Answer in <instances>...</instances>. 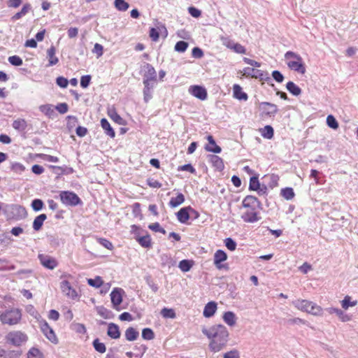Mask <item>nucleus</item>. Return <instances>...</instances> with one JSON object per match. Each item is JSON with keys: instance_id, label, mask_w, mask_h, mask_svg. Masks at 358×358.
Listing matches in <instances>:
<instances>
[{"instance_id": "nucleus-1", "label": "nucleus", "mask_w": 358, "mask_h": 358, "mask_svg": "<svg viewBox=\"0 0 358 358\" xmlns=\"http://www.w3.org/2000/svg\"><path fill=\"white\" fill-rule=\"evenodd\" d=\"M202 333L210 341L208 348L210 352L217 353L226 348L229 340V333L224 325L217 324L209 329H203Z\"/></svg>"}, {"instance_id": "nucleus-2", "label": "nucleus", "mask_w": 358, "mask_h": 358, "mask_svg": "<svg viewBox=\"0 0 358 358\" xmlns=\"http://www.w3.org/2000/svg\"><path fill=\"white\" fill-rule=\"evenodd\" d=\"M245 211L241 215L242 220L245 222L254 223L261 219L259 208L260 202L253 196H247L242 202Z\"/></svg>"}, {"instance_id": "nucleus-3", "label": "nucleus", "mask_w": 358, "mask_h": 358, "mask_svg": "<svg viewBox=\"0 0 358 358\" xmlns=\"http://www.w3.org/2000/svg\"><path fill=\"white\" fill-rule=\"evenodd\" d=\"M22 317V313L18 308H10L4 311H0V320L4 324L15 325L17 324Z\"/></svg>"}, {"instance_id": "nucleus-4", "label": "nucleus", "mask_w": 358, "mask_h": 358, "mask_svg": "<svg viewBox=\"0 0 358 358\" xmlns=\"http://www.w3.org/2000/svg\"><path fill=\"white\" fill-rule=\"evenodd\" d=\"M285 59H294V61L287 62L288 67L299 73L304 74L306 73L305 64L302 57L292 51H288L285 54Z\"/></svg>"}, {"instance_id": "nucleus-5", "label": "nucleus", "mask_w": 358, "mask_h": 358, "mask_svg": "<svg viewBox=\"0 0 358 358\" xmlns=\"http://www.w3.org/2000/svg\"><path fill=\"white\" fill-rule=\"evenodd\" d=\"M59 198L62 203L66 206H75L82 203L78 196L73 192L62 191L59 193Z\"/></svg>"}, {"instance_id": "nucleus-6", "label": "nucleus", "mask_w": 358, "mask_h": 358, "mask_svg": "<svg viewBox=\"0 0 358 358\" xmlns=\"http://www.w3.org/2000/svg\"><path fill=\"white\" fill-rule=\"evenodd\" d=\"M7 341L15 346H20L27 341V336L22 331H10L6 336Z\"/></svg>"}, {"instance_id": "nucleus-7", "label": "nucleus", "mask_w": 358, "mask_h": 358, "mask_svg": "<svg viewBox=\"0 0 358 358\" xmlns=\"http://www.w3.org/2000/svg\"><path fill=\"white\" fill-rule=\"evenodd\" d=\"M38 258L40 263L45 268L52 270L58 265L55 258L45 254H39Z\"/></svg>"}, {"instance_id": "nucleus-8", "label": "nucleus", "mask_w": 358, "mask_h": 358, "mask_svg": "<svg viewBox=\"0 0 358 358\" xmlns=\"http://www.w3.org/2000/svg\"><path fill=\"white\" fill-rule=\"evenodd\" d=\"M123 293L124 291L121 288H115L110 294L113 306L117 310H120L119 306L122 302Z\"/></svg>"}, {"instance_id": "nucleus-9", "label": "nucleus", "mask_w": 358, "mask_h": 358, "mask_svg": "<svg viewBox=\"0 0 358 358\" xmlns=\"http://www.w3.org/2000/svg\"><path fill=\"white\" fill-rule=\"evenodd\" d=\"M41 329L46 338L53 343H57V338L53 329L49 326L45 320L41 322Z\"/></svg>"}, {"instance_id": "nucleus-10", "label": "nucleus", "mask_w": 358, "mask_h": 358, "mask_svg": "<svg viewBox=\"0 0 358 358\" xmlns=\"http://www.w3.org/2000/svg\"><path fill=\"white\" fill-rule=\"evenodd\" d=\"M188 92L200 100H206L207 99V91L202 86L192 85L189 87Z\"/></svg>"}, {"instance_id": "nucleus-11", "label": "nucleus", "mask_w": 358, "mask_h": 358, "mask_svg": "<svg viewBox=\"0 0 358 358\" xmlns=\"http://www.w3.org/2000/svg\"><path fill=\"white\" fill-rule=\"evenodd\" d=\"M60 289L62 293L70 299H75L78 296L76 291L71 286L68 280H64L61 282Z\"/></svg>"}, {"instance_id": "nucleus-12", "label": "nucleus", "mask_w": 358, "mask_h": 358, "mask_svg": "<svg viewBox=\"0 0 358 358\" xmlns=\"http://www.w3.org/2000/svg\"><path fill=\"white\" fill-rule=\"evenodd\" d=\"M313 302L305 299H296L292 301L296 308L303 312L308 313Z\"/></svg>"}, {"instance_id": "nucleus-13", "label": "nucleus", "mask_w": 358, "mask_h": 358, "mask_svg": "<svg viewBox=\"0 0 358 358\" xmlns=\"http://www.w3.org/2000/svg\"><path fill=\"white\" fill-rule=\"evenodd\" d=\"M145 73L143 77V80H147V82H155L157 80V73L154 67H152L150 64H147L145 66Z\"/></svg>"}, {"instance_id": "nucleus-14", "label": "nucleus", "mask_w": 358, "mask_h": 358, "mask_svg": "<svg viewBox=\"0 0 358 358\" xmlns=\"http://www.w3.org/2000/svg\"><path fill=\"white\" fill-rule=\"evenodd\" d=\"M143 99L145 102H148L152 97V90L154 88V82H147L143 80Z\"/></svg>"}, {"instance_id": "nucleus-15", "label": "nucleus", "mask_w": 358, "mask_h": 358, "mask_svg": "<svg viewBox=\"0 0 358 358\" xmlns=\"http://www.w3.org/2000/svg\"><path fill=\"white\" fill-rule=\"evenodd\" d=\"M193 209L189 206L181 208L177 213V219L180 223H186L189 219V211Z\"/></svg>"}, {"instance_id": "nucleus-16", "label": "nucleus", "mask_w": 358, "mask_h": 358, "mask_svg": "<svg viewBox=\"0 0 358 358\" xmlns=\"http://www.w3.org/2000/svg\"><path fill=\"white\" fill-rule=\"evenodd\" d=\"M208 161L218 171H222L224 168L222 159L215 155H209L208 156Z\"/></svg>"}, {"instance_id": "nucleus-17", "label": "nucleus", "mask_w": 358, "mask_h": 358, "mask_svg": "<svg viewBox=\"0 0 358 358\" xmlns=\"http://www.w3.org/2000/svg\"><path fill=\"white\" fill-rule=\"evenodd\" d=\"M227 258V254L223 250H218L214 255V264L217 268L220 269L222 267L221 263L225 261Z\"/></svg>"}, {"instance_id": "nucleus-18", "label": "nucleus", "mask_w": 358, "mask_h": 358, "mask_svg": "<svg viewBox=\"0 0 358 358\" xmlns=\"http://www.w3.org/2000/svg\"><path fill=\"white\" fill-rule=\"evenodd\" d=\"M261 105L263 106V110L267 115L273 116L278 111V106L273 103L262 102Z\"/></svg>"}, {"instance_id": "nucleus-19", "label": "nucleus", "mask_w": 358, "mask_h": 358, "mask_svg": "<svg viewBox=\"0 0 358 358\" xmlns=\"http://www.w3.org/2000/svg\"><path fill=\"white\" fill-rule=\"evenodd\" d=\"M233 93L234 97L238 100H248V96L247 94L243 91L242 87L239 85L235 84L233 86Z\"/></svg>"}, {"instance_id": "nucleus-20", "label": "nucleus", "mask_w": 358, "mask_h": 358, "mask_svg": "<svg viewBox=\"0 0 358 358\" xmlns=\"http://www.w3.org/2000/svg\"><path fill=\"white\" fill-rule=\"evenodd\" d=\"M327 310L329 314H336L342 322H348L351 320V317L341 309L336 308H329Z\"/></svg>"}, {"instance_id": "nucleus-21", "label": "nucleus", "mask_w": 358, "mask_h": 358, "mask_svg": "<svg viewBox=\"0 0 358 358\" xmlns=\"http://www.w3.org/2000/svg\"><path fill=\"white\" fill-rule=\"evenodd\" d=\"M217 310V303L213 301L208 302L204 307L203 316L206 317H212Z\"/></svg>"}, {"instance_id": "nucleus-22", "label": "nucleus", "mask_w": 358, "mask_h": 358, "mask_svg": "<svg viewBox=\"0 0 358 358\" xmlns=\"http://www.w3.org/2000/svg\"><path fill=\"white\" fill-rule=\"evenodd\" d=\"M207 140L209 143V145H207L205 148L207 151L214 153H220L222 151L221 148L215 143L212 136H208Z\"/></svg>"}, {"instance_id": "nucleus-23", "label": "nucleus", "mask_w": 358, "mask_h": 358, "mask_svg": "<svg viewBox=\"0 0 358 358\" xmlns=\"http://www.w3.org/2000/svg\"><path fill=\"white\" fill-rule=\"evenodd\" d=\"M107 334L111 338H113V339L119 338L120 336L119 327L114 323H110L108 324Z\"/></svg>"}, {"instance_id": "nucleus-24", "label": "nucleus", "mask_w": 358, "mask_h": 358, "mask_svg": "<svg viewBox=\"0 0 358 358\" xmlns=\"http://www.w3.org/2000/svg\"><path fill=\"white\" fill-rule=\"evenodd\" d=\"M135 239L143 248H150L152 246L151 238L148 234L142 236L136 235Z\"/></svg>"}, {"instance_id": "nucleus-25", "label": "nucleus", "mask_w": 358, "mask_h": 358, "mask_svg": "<svg viewBox=\"0 0 358 358\" xmlns=\"http://www.w3.org/2000/svg\"><path fill=\"white\" fill-rule=\"evenodd\" d=\"M56 53V49L52 45L50 48L47 50V55L48 57V66H54L57 64L59 62L58 58L55 56Z\"/></svg>"}, {"instance_id": "nucleus-26", "label": "nucleus", "mask_w": 358, "mask_h": 358, "mask_svg": "<svg viewBox=\"0 0 358 358\" xmlns=\"http://www.w3.org/2000/svg\"><path fill=\"white\" fill-rule=\"evenodd\" d=\"M101 125L102 128L105 130V132L108 136H109L111 138L115 137V133L106 119H101Z\"/></svg>"}, {"instance_id": "nucleus-27", "label": "nucleus", "mask_w": 358, "mask_h": 358, "mask_svg": "<svg viewBox=\"0 0 358 358\" xmlns=\"http://www.w3.org/2000/svg\"><path fill=\"white\" fill-rule=\"evenodd\" d=\"M46 218L47 216L45 214H41L37 216L33 222V229L36 231H39Z\"/></svg>"}, {"instance_id": "nucleus-28", "label": "nucleus", "mask_w": 358, "mask_h": 358, "mask_svg": "<svg viewBox=\"0 0 358 358\" xmlns=\"http://www.w3.org/2000/svg\"><path fill=\"white\" fill-rule=\"evenodd\" d=\"M185 201V196L182 193L178 194L176 197H172L169 201V206L171 208H176L183 203Z\"/></svg>"}, {"instance_id": "nucleus-29", "label": "nucleus", "mask_w": 358, "mask_h": 358, "mask_svg": "<svg viewBox=\"0 0 358 358\" xmlns=\"http://www.w3.org/2000/svg\"><path fill=\"white\" fill-rule=\"evenodd\" d=\"M223 320L229 326L233 327L236 321V315L231 311L226 312L223 315Z\"/></svg>"}, {"instance_id": "nucleus-30", "label": "nucleus", "mask_w": 358, "mask_h": 358, "mask_svg": "<svg viewBox=\"0 0 358 358\" xmlns=\"http://www.w3.org/2000/svg\"><path fill=\"white\" fill-rule=\"evenodd\" d=\"M138 336V331L133 327H129L125 331V338L129 341H133L136 340Z\"/></svg>"}, {"instance_id": "nucleus-31", "label": "nucleus", "mask_w": 358, "mask_h": 358, "mask_svg": "<svg viewBox=\"0 0 358 358\" xmlns=\"http://www.w3.org/2000/svg\"><path fill=\"white\" fill-rule=\"evenodd\" d=\"M27 127V122L24 119H17L13 122V127L19 131H24Z\"/></svg>"}, {"instance_id": "nucleus-32", "label": "nucleus", "mask_w": 358, "mask_h": 358, "mask_svg": "<svg viewBox=\"0 0 358 358\" xmlns=\"http://www.w3.org/2000/svg\"><path fill=\"white\" fill-rule=\"evenodd\" d=\"M287 90L293 95L299 96L301 93V90L295 83L289 81L286 85Z\"/></svg>"}, {"instance_id": "nucleus-33", "label": "nucleus", "mask_w": 358, "mask_h": 358, "mask_svg": "<svg viewBox=\"0 0 358 358\" xmlns=\"http://www.w3.org/2000/svg\"><path fill=\"white\" fill-rule=\"evenodd\" d=\"M262 136L267 139H271L273 136V129L270 125L265 126L261 129Z\"/></svg>"}, {"instance_id": "nucleus-34", "label": "nucleus", "mask_w": 358, "mask_h": 358, "mask_svg": "<svg viewBox=\"0 0 358 358\" xmlns=\"http://www.w3.org/2000/svg\"><path fill=\"white\" fill-rule=\"evenodd\" d=\"M40 110L48 117H52L55 114L53 106L50 104L42 105L39 107Z\"/></svg>"}, {"instance_id": "nucleus-35", "label": "nucleus", "mask_w": 358, "mask_h": 358, "mask_svg": "<svg viewBox=\"0 0 358 358\" xmlns=\"http://www.w3.org/2000/svg\"><path fill=\"white\" fill-rule=\"evenodd\" d=\"M323 313V309L315 303L311 305L310 309L308 313L315 316H321Z\"/></svg>"}, {"instance_id": "nucleus-36", "label": "nucleus", "mask_w": 358, "mask_h": 358, "mask_svg": "<svg viewBox=\"0 0 358 358\" xmlns=\"http://www.w3.org/2000/svg\"><path fill=\"white\" fill-rule=\"evenodd\" d=\"M114 4L115 8L120 11H125L129 7V3L124 0H115Z\"/></svg>"}, {"instance_id": "nucleus-37", "label": "nucleus", "mask_w": 358, "mask_h": 358, "mask_svg": "<svg viewBox=\"0 0 358 358\" xmlns=\"http://www.w3.org/2000/svg\"><path fill=\"white\" fill-rule=\"evenodd\" d=\"M281 195L287 200H290L294 196V192L292 188L286 187L282 189Z\"/></svg>"}, {"instance_id": "nucleus-38", "label": "nucleus", "mask_w": 358, "mask_h": 358, "mask_svg": "<svg viewBox=\"0 0 358 358\" xmlns=\"http://www.w3.org/2000/svg\"><path fill=\"white\" fill-rule=\"evenodd\" d=\"M178 266L182 271L187 272L191 269L192 264L189 260L183 259L180 262Z\"/></svg>"}, {"instance_id": "nucleus-39", "label": "nucleus", "mask_w": 358, "mask_h": 358, "mask_svg": "<svg viewBox=\"0 0 358 358\" xmlns=\"http://www.w3.org/2000/svg\"><path fill=\"white\" fill-rule=\"evenodd\" d=\"M161 315L164 318H172V319H173V318L176 317V313H175L174 310L173 309H171V308H164L161 310Z\"/></svg>"}, {"instance_id": "nucleus-40", "label": "nucleus", "mask_w": 358, "mask_h": 358, "mask_svg": "<svg viewBox=\"0 0 358 358\" xmlns=\"http://www.w3.org/2000/svg\"><path fill=\"white\" fill-rule=\"evenodd\" d=\"M351 297L349 296H345L343 300L341 301L342 308L347 310L350 306H355L357 305V301H350Z\"/></svg>"}, {"instance_id": "nucleus-41", "label": "nucleus", "mask_w": 358, "mask_h": 358, "mask_svg": "<svg viewBox=\"0 0 358 358\" xmlns=\"http://www.w3.org/2000/svg\"><path fill=\"white\" fill-rule=\"evenodd\" d=\"M327 124L331 129H336L338 128V123L337 120L331 115H329L327 116Z\"/></svg>"}, {"instance_id": "nucleus-42", "label": "nucleus", "mask_w": 358, "mask_h": 358, "mask_svg": "<svg viewBox=\"0 0 358 358\" xmlns=\"http://www.w3.org/2000/svg\"><path fill=\"white\" fill-rule=\"evenodd\" d=\"M142 337L145 340H152L155 338V334L151 329L145 328L142 331Z\"/></svg>"}, {"instance_id": "nucleus-43", "label": "nucleus", "mask_w": 358, "mask_h": 358, "mask_svg": "<svg viewBox=\"0 0 358 358\" xmlns=\"http://www.w3.org/2000/svg\"><path fill=\"white\" fill-rule=\"evenodd\" d=\"M241 73L244 76H250L252 78H255V76L258 73V70L250 67H246L243 69Z\"/></svg>"}, {"instance_id": "nucleus-44", "label": "nucleus", "mask_w": 358, "mask_h": 358, "mask_svg": "<svg viewBox=\"0 0 358 358\" xmlns=\"http://www.w3.org/2000/svg\"><path fill=\"white\" fill-rule=\"evenodd\" d=\"M188 47V43L185 41H180L176 43L175 45V50L179 52H185Z\"/></svg>"}, {"instance_id": "nucleus-45", "label": "nucleus", "mask_w": 358, "mask_h": 358, "mask_svg": "<svg viewBox=\"0 0 358 358\" xmlns=\"http://www.w3.org/2000/svg\"><path fill=\"white\" fill-rule=\"evenodd\" d=\"M93 345L95 350L100 353H104L106 350L104 343H100L98 339L94 341Z\"/></svg>"}, {"instance_id": "nucleus-46", "label": "nucleus", "mask_w": 358, "mask_h": 358, "mask_svg": "<svg viewBox=\"0 0 358 358\" xmlns=\"http://www.w3.org/2000/svg\"><path fill=\"white\" fill-rule=\"evenodd\" d=\"M108 115L114 122L120 125L123 124V119L115 110L109 111Z\"/></svg>"}, {"instance_id": "nucleus-47", "label": "nucleus", "mask_w": 358, "mask_h": 358, "mask_svg": "<svg viewBox=\"0 0 358 358\" xmlns=\"http://www.w3.org/2000/svg\"><path fill=\"white\" fill-rule=\"evenodd\" d=\"M97 242L101 244L104 248L108 249V250H113V243L109 241L108 240L103 238H96Z\"/></svg>"}, {"instance_id": "nucleus-48", "label": "nucleus", "mask_w": 358, "mask_h": 358, "mask_svg": "<svg viewBox=\"0 0 358 358\" xmlns=\"http://www.w3.org/2000/svg\"><path fill=\"white\" fill-rule=\"evenodd\" d=\"M220 40L223 45L227 47V48L231 50L233 48V45H234L235 42L232 41L229 37L226 36H220Z\"/></svg>"}, {"instance_id": "nucleus-49", "label": "nucleus", "mask_w": 358, "mask_h": 358, "mask_svg": "<svg viewBox=\"0 0 358 358\" xmlns=\"http://www.w3.org/2000/svg\"><path fill=\"white\" fill-rule=\"evenodd\" d=\"M223 358H240V352L236 349H233L223 354Z\"/></svg>"}, {"instance_id": "nucleus-50", "label": "nucleus", "mask_w": 358, "mask_h": 358, "mask_svg": "<svg viewBox=\"0 0 358 358\" xmlns=\"http://www.w3.org/2000/svg\"><path fill=\"white\" fill-rule=\"evenodd\" d=\"M259 182L257 177H252L250 180V189L252 190L257 191L259 189Z\"/></svg>"}, {"instance_id": "nucleus-51", "label": "nucleus", "mask_w": 358, "mask_h": 358, "mask_svg": "<svg viewBox=\"0 0 358 358\" xmlns=\"http://www.w3.org/2000/svg\"><path fill=\"white\" fill-rule=\"evenodd\" d=\"M87 282L90 286L94 287H99L103 284V280L101 277H96L94 279H88Z\"/></svg>"}, {"instance_id": "nucleus-52", "label": "nucleus", "mask_w": 358, "mask_h": 358, "mask_svg": "<svg viewBox=\"0 0 358 358\" xmlns=\"http://www.w3.org/2000/svg\"><path fill=\"white\" fill-rule=\"evenodd\" d=\"M43 202L42 200L36 199L32 201L31 207L35 211L41 210L43 208Z\"/></svg>"}, {"instance_id": "nucleus-53", "label": "nucleus", "mask_w": 358, "mask_h": 358, "mask_svg": "<svg viewBox=\"0 0 358 358\" xmlns=\"http://www.w3.org/2000/svg\"><path fill=\"white\" fill-rule=\"evenodd\" d=\"M8 62L13 66H21L22 64V59L17 55L9 57Z\"/></svg>"}, {"instance_id": "nucleus-54", "label": "nucleus", "mask_w": 358, "mask_h": 358, "mask_svg": "<svg viewBox=\"0 0 358 358\" xmlns=\"http://www.w3.org/2000/svg\"><path fill=\"white\" fill-rule=\"evenodd\" d=\"M149 229L154 231H156V232H160L163 234H166V230L161 227V226L159 225V224L158 222H155V223H152L151 224H150L148 226Z\"/></svg>"}, {"instance_id": "nucleus-55", "label": "nucleus", "mask_w": 358, "mask_h": 358, "mask_svg": "<svg viewBox=\"0 0 358 358\" xmlns=\"http://www.w3.org/2000/svg\"><path fill=\"white\" fill-rule=\"evenodd\" d=\"M225 246L231 251H234L236 248V243L231 238L224 240Z\"/></svg>"}, {"instance_id": "nucleus-56", "label": "nucleus", "mask_w": 358, "mask_h": 358, "mask_svg": "<svg viewBox=\"0 0 358 358\" xmlns=\"http://www.w3.org/2000/svg\"><path fill=\"white\" fill-rule=\"evenodd\" d=\"M231 50L238 54H245L246 52L245 47L238 43H235L234 45H233Z\"/></svg>"}, {"instance_id": "nucleus-57", "label": "nucleus", "mask_w": 358, "mask_h": 358, "mask_svg": "<svg viewBox=\"0 0 358 358\" xmlns=\"http://www.w3.org/2000/svg\"><path fill=\"white\" fill-rule=\"evenodd\" d=\"M28 358H42V355L37 348H33L28 352Z\"/></svg>"}, {"instance_id": "nucleus-58", "label": "nucleus", "mask_w": 358, "mask_h": 358, "mask_svg": "<svg viewBox=\"0 0 358 358\" xmlns=\"http://www.w3.org/2000/svg\"><path fill=\"white\" fill-rule=\"evenodd\" d=\"M92 52L96 55L97 58L100 57L103 53V46L99 43H95Z\"/></svg>"}, {"instance_id": "nucleus-59", "label": "nucleus", "mask_w": 358, "mask_h": 358, "mask_svg": "<svg viewBox=\"0 0 358 358\" xmlns=\"http://www.w3.org/2000/svg\"><path fill=\"white\" fill-rule=\"evenodd\" d=\"M55 109L61 114L66 113L69 110V106L66 103H61L56 106Z\"/></svg>"}, {"instance_id": "nucleus-60", "label": "nucleus", "mask_w": 358, "mask_h": 358, "mask_svg": "<svg viewBox=\"0 0 358 358\" xmlns=\"http://www.w3.org/2000/svg\"><path fill=\"white\" fill-rule=\"evenodd\" d=\"M91 80L90 76H83L80 79V85L83 88H86L88 87Z\"/></svg>"}, {"instance_id": "nucleus-61", "label": "nucleus", "mask_w": 358, "mask_h": 358, "mask_svg": "<svg viewBox=\"0 0 358 358\" xmlns=\"http://www.w3.org/2000/svg\"><path fill=\"white\" fill-rule=\"evenodd\" d=\"M273 79L278 83H282L284 80L283 75L278 71H273L272 72Z\"/></svg>"}, {"instance_id": "nucleus-62", "label": "nucleus", "mask_w": 358, "mask_h": 358, "mask_svg": "<svg viewBox=\"0 0 358 358\" xmlns=\"http://www.w3.org/2000/svg\"><path fill=\"white\" fill-rule=\"evenodd\" d=\"M56 83L59 87L62 88L66 87L69 83L68 80L62 76L58 77L57 78Z\"/></svg>"}, {"instance_id": "nucleus-63", "label": "nucleus", "mask_w": 358, "mask_h": 358, "mask_svg": "<svg viewBox=\"0 0 358 358\" xmlns=\"http://www.w3.org/2000/svg\"><path fill=\"white\" fill-rule=\"evenodd\" d=\"M12 170L16 173H22L24 170V166L20 163H15L12 165Z\"/></svg>"}, {"instance_id": "nucleus-64", "label": "nucleus", "mask_w": 358, "mask_h": 358, "mask_svg": "<svg viewBox=\"0 0 358 358\" xmlns=\"http://www.w3.org/2000/svg\"><path fill=\"white\" fill-rule=\"evenodd\" d=\"M188 10L189 14L194 17H199L201 14V10L194 7H189Z\"/></svg>"}]
</instances>
